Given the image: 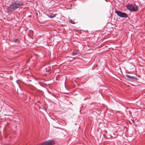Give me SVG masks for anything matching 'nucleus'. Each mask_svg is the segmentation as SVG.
<instances>
[{
    "label": "nucleus",
    "instance_id": "8",
    "mask_svg": "<svg viewBox=\"0 0 145 145\" xmlns=\"http://www.w3.org/2000/svg\"><path fill=\"white\" fill-rule=\"evenodd\" d=\"M77 54L76 52H72V56H75Z\"/></svg>",
    "mask_w": 145,
    "mask_h": 145
},
{
    "label": "nucleus",
    "instance_id": "6",
    "mask_svg": "<svg viewBox=\"0 0 145 145\" xmlns=\"http://www.w3.org/2000/svg\"><path fill=\"white\" fill-rule=\"evenodd\" d=\"M57 15V14H52V15H48V16L50 18H53L54 17H55Z\"/></svg>",
    "mask_w": 145,
    "mask_h": 145
},
{
    "label": "nucleus",
    "instance_id": "2",
    "mask_svg": "<svg viewBox=\"0 0 145 145\" xmlns=\"http://www.w3.org/2000/svg\"><path fill=\"white\" fill-rule=\"evenodd\" d=\"M127 9L131 12H135L138 10V8L137 6L132 5L131 4H128L126 5Z\"/></svg>",
    "mask_w": 145,
    "mask_h": 145
},
{
    "label": "nucleus",
    "instance_id": "10",
    "mask_svg": "<svg viewBox=\"0 0 145 145\" xmlns=\"http://www.w3.org/2000/svg\"><path fill=\"white\" fill-rule=\"evenodd\" d=\"M48 92L49 93H50V92H49L48 91Z\"/></svg>",
    "mask_w": 145,
    "mask_h": 145
},
{
    "label": "nucleus",
    "instance_id": "7",
    "mask_svg": "<svg viewBox=\"0 0 145 145\" xmlns=\"http://www.w3.org/2000/svg\"><path fill=\"white\" fill-rule=\"evenodd\" d=\"M70 23H71L72 24H75V23L74 21H72V20H70L69 21Z\"/></svg>",
    "mask_w": 145,
    "mask_h": 145
},
{
    "label": "nucleus",
    "instance_id": "3",
    "mask_svg": "<svg viewBox=\"0 0 145 145\" xmlns=\"http://www.w3.org/2000/svg\"><path fill=\"white\" fill-rule=\"evenodd\" d=\"M115 12L119 16L122 18H127V14L124 12H121L120 11L115 10Z\"/></svg>",
    "mask_w": 145,
    "mask_h": 145
},
{
    "label": "nucleus",
    "instance_id": "1",
    "mask_svg": "<svg viewBox=\"0 0 145 145\" xmlns=\"http://www.w3.org/2000/svg\"><path fill=\"white\" fill-rule=\"evenodd\" d=\"M24 5L23 1L22 0L13 1L8 7V9L10 11L16 10L20 8Z\"/></svg>",
    "mask_w": 145,
    "mask_h": 145
},
{
    "label": "nucleus",
    "instance_id": "5",
    "mask_svg": "<svg viewBox=\"0 0 145 145\" xmlns=\"http://www.w3.org/2000/svg\"><path fill=\"white\" fill-rule=\"evenodd\" d=\"M125 76L127 78L131 80H136L137 79V78L135 76H132L128 74H126Z\"/></svg>",
    "mask_w": 145,
    "mask_h": 145
},
{
    "label": "nucleus",
    "instance_id": "9",
    "mask_svg": "<svg viewBox=\"0 0 145 145\" xmlns=\"http://www.w3.org/2000/svg\"><path fill=\"white\" fill-rule=\"evenodd\" d=\"M128 112L131 115V112L130 110H129L128 111Z\"/></svg>",
    "mask_w": 145,
    "mask_h": 145
},
{
    "label": "nucleus",
    "instance_id": "4",
    "mask_svg": "<svg viewBox=\"0 0 145 145\" xmlns=\"http://www.w3.org/2000/svg\"><path fill=\"white\" fill-rule=\"evenodd\" d=\"M55 144V141L53 140H48L42 142L41 145H54Z\"/></svg>",
    "mask_w": 145,
    "mask_h": 145
}]
</instances>
